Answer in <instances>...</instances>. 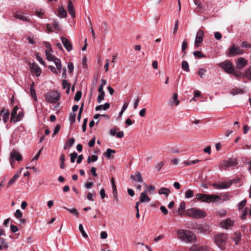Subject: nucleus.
<instances>
[{"mask_svg": "<svg viewBox=\"0 0 251 251\" xmlns=\"http://www.w3.org/2000/svg\"><path fill=\"white\" fill-rule=\"evenodd\" d=\"M54 63L55 64L56 69L59 71H60L62 69V65L61 64V61L58 58H56V59L54 61Z\"/></svg>", "mask_w": 251, "mask_h": 251, "instance_id": "40", "label": "nucleus"}, {"mask_svg": "<svg viewBox=\"0 0 251 251\" xmlns=\"http://www.w3.org/2000/svg\"><path fill=\"white\" fill-rule=\"evenodd\" d=\"M178 28V20H177L176 21L175 25L173 30V33L176 34L177 32V29Z\"/></svg>", "mask_w": 251, "mask_h": 251, "instance_id": "59", "label": "nucleus"}, {"mask_svg": "<svg viewBox=\"0 0 251 251\" xmlns=\"http://www.w3.org/2000/svg\"><path fill=\"white\" fill-rule=\"evenodd\" d=\"M14 17L16 19H19L23 21H27L29 22L30 20L26 17L24 13H16L14 15Z\"/></svg>", "mask_w": 251, "mask_h": 251, "instance_id": "20", "label": "nucleus"}, {"mask_svg": "<svg viewBox=\"0 0 251 251\" xmlns=\"http://www.w3.org/2000/svg\"><path fill=\"white\" fill-rule=\"evenodd\" d=\"M206 72V70L205 69H200L198 72V75L201 77H202L203 75Z\"/></svg>", "mask_w": 251, "mask_h": 251, "instance_id": "57", "label": "nucleus"}, {"mask_svg": "<svg viewBox=\"0 0 251 251\" xmlns=\"http://www.w3.org/2000/svg\"><path fill=\"white\" fill-rule=\"evenodd\" d=\"M164 166V163L163 162H159L156 166H155V169L157 170V172H159L162 168V167Z\"/></svg>", "mask_w": 251, "mask_h": 251, "instance_id": "52", "label": "nucleus"}, {"mask_svg": "<svg viewBox=\"0 0 251 251\" xmlns=\"http://www.w3.org/2000/svg\"><path fill=\"white\" fill-rule=\"evenodd\" d=\"M176 232L178 239L183 242L190 243L196 241L195 235L190 230L179 229Z\"/></svg>", "mask_w": 251, "mask_h": 251, "instance_id": "1", "label": "nucleus"}, {"mask_svg": "<svg viewBox=\"0 0 251 251\" xmlns=\"http://www.w3.org/2000/svg\"><path fill=\"white\" fill-rule=\"evenodd\" d=\"M185 209V203L184 201H182L179 204V206L178 208V211H184Z\"/></svg>", "mask_w": 251, "mask_h": 251, "instance_id": "54", "label": "nucleus"}, {"mask_svg": "<svg viewBox=\"0 0 251 251\" xmlns=\"http://www.w3.org/2000/svg\"><path fill=\"white\" fill-rule=\"evenodd\" d=\"M146 191H145L141 194L139 202H146L150 201V198L146 194Z\"/></svg>", "mask_w": 251, "mask_h": 251, "instance_id": "22", "label": "nucleus"}, {"mask_svg": "<svg viewBox=\"0 0 251 251\" xmlns=\"http://www.w3.org/2000/svg\"><path fill=\"white\" fill-rule=\"evenodd\" d=\"M200 162V160L199 159H196L193 161H186L184 162V164L186 166H190L192 164H195L197 163Z\"/></svg>", "mask_w": 251, "mask_h": 251, "instance_id": "44", "label": "nucleus"}, {"mask_svg": "<svg viewBox=\"0 0 251 251\" xmlns=\"http://www.w3.org/2000/svg\"><path fill=\"white\" fill-rule=\"evenodd\" d=\"M244 77H246L249 80H251V66L245 71Z\"/></svg>", "mask_w": 251, "mask_h": 251, "instance_id": "35", "label": "nucleus"}, {"mask_svg": "<svg viewBox=\"0 0 251 251\" xmlns=\"http://www.w3.org/2000/svg\"><path fill=\"white\" fill-rule=\"evenodd\" d=\"M231 74H233L235 76L237 77L244 76V74H242L239 71L236 70L235 68L233 69V71L232 72Z\"/></svg>", "mask_w": 251, "mask_h": 251, "instance_id": "39", "label": "nucleus"}, {"mask_svg": "<svg viewBox=\"0 0 251 251\" xmlns=\"http://www.w3.org/2000/svg\"><path fill=\"white\" fill-rule=\"evenodd\" d=\"M214 36H215V38L217 39V40H220L221 39L222 36V34H221V33L219 32H215V34H214Z\"/></svg>", "mask_w": 251, "mask_h": 251, "instance_id": "64", "label": "nucleus"}, {"mask_svg": "<svg viewBox=\"0 0 251 251\" xmlns=\"http://www.w3.org/2000/svg\"><path fill=\"white\" fill-rule=\"evenodd\" d=\"M19 109V107L18 106H15L14 107L13 110L11 111V121H13L15 119V117L17 115V111Z\"/></svg>", "mask_w": 251, "mask_h": 251, "instance_id": "26", "label": "nucleus"}, {"mask_svg": "<svg viewBox=\"0 0 251 251\" xmlns=\"http://www.w3.org/2000/svg\"><path fill=\"white\" fill-rule=\"evenodd\" d=\"M30 69L32 72H34L35 73V75L37 76H39L41 73V69L35 62H33L31 65Z\"/></svg>", "mask_w": 251, "mask_h": 251, "instance_id": "14", "label": "nucleus"}, {"mask_svg": "<svg viewBox=\"0 0 251 251\" xmlns=\"http://www.w3.org/2000/svg\"><path fill=\"white\" fill-rule=\"evenodd\" d=\"M160 210L164 215H167L168 214V211L167 209L164 206H161Z\"/></svg>", "mask_w": 251, "mask_h": 251, "instance_id": "61", "label": "nucleus"}, {"mask_svg": "<svg viewBox=\"0 0 251 251\" xmlns=\"http://www.w3.org/2000/svg\"><path fill=\"white\" fill-rule=\"evenodd\" d=\"M36 56L37 60L40 62V63L42 65L45 66L46 63L43 59L39 56V54L36 53Z\"/></svg>", "mask_w": 251, "mask_h": 251, "instance_id": "53", "label": "nucleus"}, {"mask_svg": "<svg viewBox=\"0 0 251 251\" xmlns=\"http://www.w3.org/2000/svg\"><path fill=\"white\" fill-rule=\"evenodd\" d=\"M170 193V190L169 188L162 187L158 191V194L160 195H165L167 197Z\"/></svg>", "mask_w": 251, "mask_h": 251, "instance_id": "24", "label": "nucleus"}, {"mask_svg": "<svg viewBox=\"0 0 251 251\" xmlns=\"http://www.w3.org/2000/svg\"><path fill=\"white\" fill-rule=\"evenodd\" d=\"M14 215L15 217L18 219H20L23 216L22 212L20 211V209L16 210Z\"/></svg>", "mask_w": 251, "mask_h": 251, "instance_id": "49", "label": "nucleus"}, {"mask_svg": "<svg viewBox=\"0 0 251 251\" xmlns=\"http://www.w3.org/2000/svg\"><path fill=\"white\" fill-rule=\"evenodd\" d=\"M181 67H182V69L185 72H190L189 64L186 61H185V60L182 61V63H181Z\"/></svg>", "mask_w": 251, "mask_h": 251, "instance_id": "34", "label": "nucleus"}, {"mask_svg": "<svg viewBox=\"0 0 251 251\" xmlns=\"http://www.w3.org/2000/svg\"><path fill=\"white\" fill-rule=\"evenodd\" d=\"M78 228H79V230L80 232H81L82 236L85 238H88V235L86 234V233L85 232V231H84V230L83 229V225L81 224H80L79 225Z\"/></svg>", "mask_w": 251, "mask_h": 251, "instance_id": "42", "label": "nucleus"}, {"mask_svg": "<svg viewBox=\"0 0 251 251\" xmlns=\"http://www.w3.org/2000/svg\"><path fill=\"white\" fill-rule=\"evenodd\" d=\"M110 107V104L109 103L106 102L103 105H100L98 106H97L96 107V111H99L102 109L104 110H106L107 109H108Z\"/></svg>", "mask_w": 251, "mask_h": 251, "instance_id": "30", "label": "nucleus"}, {"mask_svg": "<svg viewBox=\"0 0 251 251\" xmlns=\"http://www.w3.org/2000/svg\"><path fill=\"white\" fill-rule=\"evenodd\" d=\"M20 177V174L19 173L16 174L13 177L11 178L8 183V187L12 185L17 180V179Z\"/></svg>", "mask_w": 251, "mask_h": 251, "instance_id": "29", "label": "nucleus"}, {"mask_svg": "<svg viewBox=\"0 0 251 251\" xmlns=\"http://www.w3.org/2000/svg\"><path fill=\"white\" fill-rule=\"evenodd\" d=\"M248 209H249V208H248V207H246L244 209V211H243V213H242V214L241 215V216H240V218L241 219H242V220L246 219V217L248 214Z\"/></svg>", "mask_w": 251, "mask_h": 251, "instance_id": "46", "label": "nucleus"}, {"mask_svg": "<svg viewBox=\"0 0 251 251\" xmlns=\"http://www.w3.org/2000/svg\"><path fill=\"white\" fill-rule=\"evenodd\" d=\"M36 15L39 18H42L44 14V12L42 10H36Z\"/></svg>", "mask_w": 251, "mask_h": 251, "instance_id": "56", "label": "nucleus"}, {"mask_svg": "<svg viewBox=\"0 0 251 251\" xmlns=\"http://www.w3.org/2000/svg\"><path fill=\"white\" fill-rule=\"evenodd\" d=\"M61 40L66 50L68 52L71 51L73 49V45L72 43L69 41V40L65 37H62L61 38Z\"/></svg>", "mask_w": 251, "mask_h": 251, "instance_id": "13", "label": "nucleus"}, {"mask_svg": "<svg viewBox=\"0 0 251 251\" xmlns=\"http://www.w3.org/2000/svg\"><path fill=\"white\" fill-rule=\"evenodd\" d=\"M130 178L137 182H142L143 179L141 173L139 172H137L135 173L134 175H131L130 176Z\"/></svg>", "mask_w": 251, "mask_h": 251, "instance_id": "18", "label": "nucleus"}, {"mask_svg": "<svg viewBox=\"0 0 251 251\" xmlns=\"http://www.w3.org/2000/svg\"><path fill=\"white\" fill-rule=\"evenodd\" d=\"M76 114L74 112H71L69 115V120L71 124H73L75 121Z\"/></svg>", "mask_w": 251, "mask_h": 251, "instance_id": "43", "label": "nucleus"}, {"mask_svg": "<svg viewBox=\"0 0 251 251\" xmlns=\"http://www.w3.org/2000/svg\"><path fill=\"white\" fill-rule=\"evenodd\" d=\"M81 96H82L81 92L80 91H77L76 93L75 97V101L79 100L80 99H81Z\"/></svg>", "mask_w": 251, "mask_h": 251, "instance_id": "51", "label": "nucleus"}, {"mask_svg": "<svg viewBox=\"0 0 251 251\" xmlns=\"http://www.w3.org/2000/svg\"><path fill=\"white\" fill-rule=\"evenodd\" d=\"M203 35L204 32L202 30L199 29L198 31L195 41V45L196 47H199L200 43L202 42Z\"/></svg>", "mask_w": 251, "mask_h": 251, "instance_id": "12", "label": "nucleus"}, {"mask_svg": "<svg viewBox=\"0 0 251 251\" xmlns=\"http://www.w3.org/2000/svg\"><path fill=\"white\" fill-rule=\"evenodd\" d=\"M67 8L70 15L72 16V17L75 18V11L73 3L71 0L68 1Z\"/></svg>", "mask_w": 251, "mask_h": 251, "instance_id": "19", "label": "nucleus"}, {"mask_svg": "<svg viewBox=\"0 0 251 251\" xmlns=\"http://www.w3.org/2000/svg\"><path fill=\"white\" fill-rule=\"evenodd\" d=\"M71 157V162L72 163H74L75 161V159L77 157L78 154L76 152H74L73 153H71L70 154Z\"/></svg>", "mask_w": 251, "mask_h": 251, "instance_id": "45", "label": "nucleus"}, {"mask_svg": "<svg viewBox=\"0 0 251 251\" xmlns=\"http://www.w3.org/2000/svg\"><path fill=\"white\" fill-rule=\"evenodd\" d=\"M46 101L50 103H56L60 100V93L56 90H52L48 92L45 95Z\"/></svg>", "mask_w": 251, "mask_h": 251, "instance_id": "3", "label": "nucleus"}, {"mask_svg": "<svg viewBox=\"0 0 251 251\" xmlns=\"http://www.w3.org/2000/svg\"><path fill=\"white\" fill-rule=\"evenodd\" d=\"M180 101L178 100L177 94L175 93L174 94L172 100L170 101L171 104H175L176 106L178 105Z\"/></svg>", "mask_w": 251, "mask_h": 251, "instance_id": "25", "label": "nucleus"}, {"mask_svg": "<svg viewBox=\"0 0 251 251\" xmlns=\"http://www.w3.org/2000/svg\"><path fill=\"white\" fill-rule=\"evenodd\" d=\"M186 214L189 217H193L195 219L203 218L206 216L205 211L195 208L187 209Z\"/></svg>", "mask_w": 251, "mask_h": 251, "instance_id": "4", "label": "nucleus"}, {"mask_svg": "<svg viewBox=\"0 0 251 251\" xmlns=\"http://www.w3.org/2000/svg\"><path fill=\"white\" fill-rule=\"evenodd\" d=\"M187 48V41L186 40H184L182 42L181 49L183 51H184Z\"/></svg>", "mask_w": 251, "mask_h": 251, "instance_id": "55", "label": "nucleus"}, {"mask_svg": "<svg viewBox=\"0 0 251 251\" xmlns=\"http://www.w3.org/2000/svg\"><path fill=\"white\" fill-rule=\"evenodd\" d=\"M34 82H32L30 86V96L35 101H37V97L36 96V91L34 89Z\"/></svg>", "mask_w": 251, "mask_h": 251, "instance_id": "21", "label": "nucleus"}, {"mask_svg": "<svg viewBox=\"0 0 251 251\" xmlns=\"http://www.w3.org/2000/svg\"><path fill=\"white\" fill-rule=\"evenodd\" d=\"M196 197L198 200L207 203L213 202L218 201L221 199L220 197L217 195L203 194L201 193L197 194Z\"/></svg>", "mask_w": 251, "mask_h": 251, "instance_id": "2", "label": "nucleus"}, {"mask_svg": "<svg viewBox=\"0 0 251 251\" xmlns=\"http://www.w3.org/2000/svg\"><path fill=\"white\" fill-rule=\"evenodd\" d=\"M24 114L23 112H19L18 114L16 116L15 119L14 120L13 122L16 123L21 121L24 117Z\"/></svg>", "mask_w": 251, "mask_h": 251, "instance_id": "36", "label": "nucleus"}, {"mask_svg": "<svg viewBox=\"0 0 251 251\" xmlns=\"http://www.w3.org/2000/svg\"><path fill=\"white\" fill-rule=\"evenodd\" d=\"M48 68H49L50 71H51L54 74H57V71L56 70V69L54 66L50 65V66H49Z\"/></svg>", "mask_w": 251, "mask_h": 251, "instance_id": "63", "label": "nucleus"}, {"mask_svg": "<svg viewBox=\"0 0 251 251\" xmlns=\"http://www.w3.org/2000/svg\"><path fill=\"white\" fill-rule=\"evenodd\" d=\"M105 96V92H101L98 95L97 98V101L98 103H100L103 100Z\"/></svg>", "mask_w": 251, "mask_h": 251, "instance_id": "48", "label": "nucleus"}, {"mask_svg": "<svg viewBox=\"0 0 251 251\" xmlns=\"http://www.w3.org/2000/svg\"><path fill=\"white\" fill-rule=\"evenodd\" d=\"M63 208L69 211L71 213L75 215L76 217H79V213L77 211V210L75 208L70 209L66 207H64Z\"/></svg>", "mask_w": 251, "mask_h": 251, "instance_id": "37", "label": "nucleus"}, {"mask_svg": "<svg viewBox=\"0 0 251 251\" xmlns=\"http://www.w3.org/2000/svg\"><path fill=\"white\" fill-rule=\"evenodd\" d=\"M214 238L216 244L219 248L222 249L224 248L225 245L226 243L228 235L226 233H219L215 235Z\"/></svg>", "mask_w": 251, "mask_h": 251, "instance_id": "5", "label": "nucleus"}, {"mask_svg": "<svg viewBox=\"0 0 251 251\" xmlns=\"http://www.w3.org/2000/svg\"><path fill=\"white\" fill-rule=\"evenodd\" d=\"M58 15L60 18H65L67 16V12L62 7H61L58 9Z\"/></svg>", "mask_w": 251, "mask_h": 251, "instance_id": "28", "label": "nucleus"}, {"mask_svg": "<svg viewBox=\"0 0 251 251\" xmlns=\"http://www.w3.org/2000/svg\"><path fill=\"white\" fill-rule=\"evenodd\" d=\"M242 52L240 51V49L239 47H235L233 45L229 49L228 52H226V55L228 57L236 56L237 55L241 54Z\"/></svg>", "mask_w": 251, "mask_h": 251, "instance_id": "9", "label": "nucleus"}, {"mask_svg": "<svg viewBox=\"0 0 251 251\" xmlns=\"http://www.w3.org/2000/svg\"><path fill=\"white\" fill-rule=\"evenodd\" d=\"M234 224V220H231L229 219H227L226 220L222 221L220 223V226L221 227L228 229L231 227L233 226Z\"/></svg>", "mask_w": 251, "mask_h": 251, "instance_id": "11", "label": "nucleus"}, {"mask_svg": "<svg viewBox=\"0 0 251 251\" xmlns=\"http://www.w3.org/2000/svg\"><path fill=\"white\" fill-rule=\"evenodd\" d=\"M68 68L69 73L70 74L72 73L74 71V64L72 62L68 63Z\"/></svg>", "mask_w": 251, "mask_h": 251, "instance_id": "50", "label": "nucleus"}, {"mask_svg": "<svg viewBox=\"0 0 251 251\" xmlns=\"http://www.w3.org/2000/svg\"><path fill=\"white\" fill-rule=\"evenodd\" d=\"M0 114L2 116L4 123H6L9 119L10 115L9 110L4 107L1 109Z\"/></svg>", "mask_w": 251, "mask_h": 251, "instance_id": "16", "label": "nucleus"}, {"mask_svg": "<svg viewBox=\"0 0 251 251\" xmlns=\"http://www.w3.org/2000/svg\"><path fill=\"white\" fill-rule=\"evenodd\" d=\"M193 54L195 57L199 58H202L205 57V55L202 54V52L200 51H195L193 52Z\"/></svg>", "mask_w": 251, "mask_h": 251, "instance_id": "47", "label": "nucleus"}, {"mask_svg": "<svg viewBox=\"0 0 251 251\" xmlns=\"http://www.w3.org/2000/svg\"><path fill=\"white\" fill-rule=\"evenodd\" d=\"M241 238V234L240 232H235L233 236V240L235 242V244L237 245L239 243Z\"/></svg>", "mask_w": 251, "mask_h": 251, "instance_id": "27", "label": "nucleus"}, {"mask_svg": "<svg viewBox=\"0 0 251 251\" xmlns=\"http://www.w3.org/2000/svg\"><path fill=\"white\" fill-rule=\"evenodd\" d=\"M247 64V61L243 57H239L236 61V66L238 69H242Z\"/></svg>", "mask_w": 251, "mask_h": 251, "instance_id": "17", "label": "nucleus"}, {"mask_svg": "<svg viewBox=\"0 0 251 251\" xmlns=\"http://www.w3.org/2000/svg\"><path fill=\"white\" fill-rule=\"evenodd\" d=\"M194 196V192L193 191L189 189L187 191H186L185 193V198L186 199H190L193 197Z\"/></svg>", "mask_w": 251, "mask_h": 251, "instance_id": "41", "label": "nucleus"}, {"mask_svg": "<svg viewBox=\"0 0 251 251\" xmlns=\"http://www.w3.org/2000/svg\"><path fill=\"white\" fill-rule=\"evenodd\" d=\"M10 229L13 233H15L18 230V228L14 225H11Z\"/></svg>", "mask_w": 251, "mask_h": 251, "instance_id": "60", "label": "nucleus"}, {"mask_svg": "<svg viewBox=\"0 0 251 251\" xmlns=\"http://www.w3.org/2000/svg\"><path fill=\"white\" fill-rule=\"evenodd\" d=\"M245 93V91L241 88H235L230 91V94L233 95H236L238 94H243Z\"/></svg>", "mask_w": 251, "mask_h": 251, "instance_id": "31", "label": "nucleus"}, {"mask_svg": "<svg viewBox=\"0 0 251 251\" xmlns=\"http://www.w3.org/2000/svg\"><path fill=\"white\" fill-rule=\"evenodd\" d=\"M218 66L222 69L225 70V71L228 74H232L234 69V66L232 63L228 60H226L224 62H221L218 64Z\"/></svg>", "mask_w": 251, "mask_h": 251, "instance_id": "7", "label": "nucleus"}, {"mask_svg": "<svg viewBox=\"0 0 251 251\" xmlns=\"http://www.w3.org/2000/svg\"><path fill=\"white\" fill-rule=\"evenodd\" d=\"M116 151L115 150H112V149H108L106 150V151L104 153L103 155L106 157L108 159H110L112 157V155H111V153H115Z\"/></svg>", "mask_w": 251, "mask_h": 251, "instance_id": "32", "label": "nucleus"}, {"mask_svg": "<svg viewBox=\"0 0 251 251\" xmlns=\"http://www.w3.org/2000/svg\"><path fill=\"white\" fill-rule=\"evenodd\" d=\"M97 169L95 167H92L91 169V173L94 177L97 176V174L96 173Z\"/></svg>", "mask_w": 251, "mask_h": 251, "instance_id": "62", "label": "nucleus"}, {"mask_svg": "<svg viewBox=\"0 0 251 251\" xmlns=\"http://www.w3.org/2000/svg\"><path fill=\"white\" fill-rule=\"evenodd\" d=\"M240 180H241L240 178L237 177L235 179L229 180V181H230V182H231V185L233 183L236 184V183H239Z\"/></svg>", "mask_w": 251, "mask_h": 251, "instance_id": "58", "label": "nucleus"}, {"mask_svg": "<svg viewBox=\"0 0 251 251\" xmlns=\"http://www.w3.org/2000/svg\"><path fill=\"white\" fill-rule=\"evenodd\" d=\"M231 186V182L229 180L227 182H223L219 184L214 183L212 184V186L217 189H226L229 188Z\"/></svg>", "mask_w": 251, "mask_h": 251, "instance_id": "10", "label": "nucleus"}, {"mask_svg": "<svg viewBox=\"0 0 251 251\" xmlns=\"http://www.w3.org/2000/svg\"><path fill=\"white\" fill-rule=\"evenodd\" d=\"M247 203V200L246 199L243 200L239 202L237 205L238 210H241L243 208Z\"/></svg>", "mask_w": 251, "mask_h": 251, "instance_id": "38", "label": "nucleus"}, {"mask_svg": "<svg viewBox=\"0 0 251 251\" xmlns=\"http://www.w3.org/2000/svg\"><path fill=\"white\" fill-rule=\"evenodd\" d=\"M46 56L47 57V59L49 61H53V62L55 61V59H56V57L51 54L50 52H49L48 51L46 50L45 52Z\"/></svg>", "mask_w": 251, "mask_h": 251, "instance_id": "33", "label": "nucleus"}, {"mask_svg": "<svg viewBox=\"0 0 251 251\" xmlns=\"http://www.w3.org/2000/svg\"><path fill=\"white\" fill-rule=\"evenodd\" d=\"M190 251H209V249L205 246L193 245L191 247Z\"/></svg>", "mask_w": 251, "mask_h": 251, "instance_id": "15", "label": "nucleus"}, {"mask_svg": "<svg viewBox=\"0 0 251 251\" xmlns=\"http://www.w3.org/2000/svg\"><path fill=\"white\" fill-rule=\"evenodd\" d=\"M75 140L74 138H71L67 140L64 146V150L71 148L75 143Z\"/></svg>", "mask_w": 251, "mask_h": 251, "instance_id": "23", "label": "nucleus"}, {"mask_svg": "<svg viewBox=\"0 0 251 251\" xmlns=\"http://www.w3.org/2000/svg\"><path fill=\"white\" fill-rule=\"evenodd\" d=\"M238 164L237 159L235 158H230L227 160L223 161L221 163V167L225 170H229V169H233Z\"/></svg>", "mask_w": 251, "mask_h": 251, "instance_id": "6", "label": "nucleus"}, {"mask_svg": "<svg viewBox=\"0 0 251 251\" xmlns=\"http://www.w3.org/2000/svg\"><path fill=\"white\" fill-rule=\"evenodd\" d=\"M9 161L11 164H12L15 160L20 161L22 159V156L21 154L17 151H12L10 154Z\"/></svg>", "mask_w": 251, "mask_h": 251, "instance_id": "8", "label": "nucleus"}]
</instances>
